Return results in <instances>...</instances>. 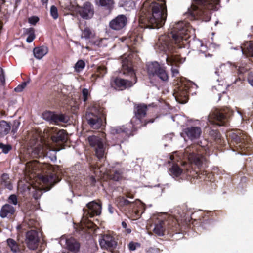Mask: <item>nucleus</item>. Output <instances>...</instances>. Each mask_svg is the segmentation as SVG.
Segmentation results:
<instances>
[{
  "instance_id": "1",
  "label": "nucleus",
  "mask_w": 253,
  "mask_h": 253,
  "mask_svg": "<svg viewBox=\"0 0 253 253\" xmlns=\"http://www.w3.org/2000/svg\"><path fill=\"white\" fill-rule=\"evenodd\" d=\"M189 23L179 21L175 23L167 35H161L157 43L159 49L166 54L176 52L177 49L184 45L183 41L190 37Z\"/></svg>"
},
{
  "instance_id": "2",
  "label": "nucleus",
  "mask_w": 253,
  "mask_h": 253,
  "mask_svg": "<svg viewBox=\"0 0 253 253\" xmlns=\"http://www.w3.org/2000/svg\"><path fill=\"white\" fill-rule=\"evenodd\" d=\"M167 16L165 0H147L143 2V29L162 27Z\"/></svg>"
},
{
  "instance_id": "3",
  "label": "nucleus",
  "mask_w": 253,
  "mask_h": 253,
  "mask_svg": "<svg viewBox=\"0 0 253 253\" xmlns=\"http://www.w3.org/2000/svg\"><path fill=\"white\" fill-rule=\"evenodd\" d=\"M205 151V147L199 144H193L185 148L184 155L191 164L195 165L194 168L197 169V170L190 171V175L201 181L211 182L214 180V175L202 169L203 165H206V159L203 155Z\"/></svg>"
},
{
  "instance_id": "4",
  "label": "nucleus",
  "mask_w": 253,
  "mask_h": 253,
  "mask_svg": "<svg viewBox=\"0 0 253 253\" xmlns=\"http://www.w3.org/2000/svg\"><path fill=\"white\" fill-rule=\"evenodd\" d=\"M226 137L229 145L234 151L242 155H249L253 153V144L249 136L240 129L227 132Z\"/></svg>"
},
{
  "instance_id": "5",
  "label": "nucleus",
  "mask_w": 253,
  "mask_h": 253,
  "mask_svg": "<svg viewBox=\"0 0 253 253\" xmlns=\"http://www.w3.org/2000/svg\"><path fill=\"white\" fill-rule=\"evenodd\" d=\"M122 69L121 72L124 75H127L133 77L131 81L124 80L121 78H116L113 81V83L116 87L121 90L124 89L127 87L131 86L136 83L135 73L132 67V63L129 57L124 55L122 57Z\"/></svg>"
},
{
  "instance_id": "6",
  "label": "nucleus",
  "mask_w": 253,
  "mask_h": 253,
  "mask_svg": "<svg viewBox=\"0 0 253 253\" xmlns=\"http://www.w3.org/2000/svg\"><path fill=\"white\" fill-rule=\"evenodd\" d=\"M146 228L148 230H152L159 236L163 235L166 229L169 231L175 233H178L180 230V224L177 220L172 216H169L166 220L157 219L149 226L147 225Z\"/></svg>"
},
{
  "instance_id": "7",
  "label": "nucleus",
  "mask_w": 253,
  "mask_h": 253,
  "mask_svg": "<svg viewBox=\"0 0 253 253\" xmlns=\"http://www.w3.org/2000/svg\"><path fill=\"white\" fill-rule=\"evenodd\" d=\"M37 182L39 184H32L31 187L29 188V191L33 194L35 199L39 198L42 194V191H46L50 190L51 187L59 180L56 174L39 175Z\"/></svg>"
},
{
  "instance_id": "8",
  "label": "nucleus",
  "mask_w": 253,
  "mask_h": 253,
  "mask_svg": "<svg viewBox=\"0 0 253 253\" xmlns=\"http://www.w3.org/2000/svg\"><path fill=\"white\" fill-rule=\"evenodd\" d=\"M196 85L192 81L185 78H180L176 83L173 89V94L177 102L185 103L189 99V94H193L192 90L196 88Z\"/></svg>"
},
{
  "instance_id": "9",
  "label": "nucleus",
  "mask_w": 253,
  "mask_h": 253,
  "mask_svg": "<svg viewBox=\"0 0 253 253\" xmlns=\"http://www.w3.org/2000/svg\"><path fill=\"white\" fill-rule=\"evenodd\" d=\"M194 3L204 8L206 10H195L191 14L194 18H199L203 21L207 22L211 19V13L210 11L217 10V5L219 4L220 0H193Z\"/></svg>"
},
{
  "instance_id": "10",
  "label": "nucleus",
  "mask_w": 253,
  "mask_h": 253,
  "mask_svg": "<svg viewBox=\"0 0 253 253\" xmlns=\"http://www.w3.org/2000/svg\"><path fill=\"white\" fill-rule=\"evenodd\" d=\"M33 145L30 149H28V153L31 152L30 156L33 158H38L42 156H45L47 154V150L52 151H59L61 148H56L54 146H51L49 144L45 142H42L41 139L37 140L35 144Z\"/></svg>"
},
{
  "instance_id": "11",
  "label": "nucleus",
  "mask_w": 253,
  "mask_h": 253,
  "mask_svg": "<svg viewBox=\"0 0 253 253\" xmlns=\"http://www.w3.org/2000/svg\"><path fill=\"white\" fill-rule=\"evenodd\" d=\"M102 110L96 104L93 105L86 114V119L88 124L94 129H98L102 125L101 117Z\"/></svg>"
},
{
  "instance_id": "12",
  "label": "nucleus",
  "mask_w": 253,
  "mask_h": 253,
  "mask_svg": "<svg viewBox=\"0 0 253 253\" xmlns=\"http://www.w3.org/2000/svg\"><path fill=\"white\" fill-rule=\"evenodd\" d=\"M231 114L226 110H215L209 116L210 122L218 126H227Z\"/></svg>"
},
{
  "instance_id": "13",
  "label": "nucleus",
  "mask_w": 253,
  "mask_h": 253,
  "mask_svg": "<svg viewBox=\"0 0 253 253\" xmlns=\"http://www.w3.org/2000/svg\"><path fill=\"white\" fill-rule=\"evenodd\" d=\"M88 140L90 145L94 148L96 157L99 159L104 158L106 153V148L103 139L100 136H91L88 138Z\"/></svg>"
},
{
  "instance_id": "14",
  "label": "nucleus",
  "mask_w": 253,
  "mask_h": 253,
  "mask_svg": "<svg viewBox=\"0 0 253 253\" xmlns=\"http://www.w3.org/2000/svg\"><path fill=\"white\" fill-rule=\"evenodd\" d=\"M47 131L48 135L51 137L52 142L56 144L57 146L67 140V134L64 130H58L56 127H52Z\"/></svg>"
},
{
  "instance_id": "15",
  "label": "nucleus",
  "mask_w": 253,
  "mask_h": 253,
  "mask_svg": "<svg viewBox=\"0 0 253 253\" xmlns=\"http://www.w3.org/2000/svg\"><path fill=\"white\" fill-rule=\"evenodd\" d=\"M37 168H41L43 172L47 173V175H50L51 174H55L53 171V168L51 165L48 164H43L41 165L38 164L36 161H29L26 164V174H32L34 170Z\"/></svg>"
},
{
  "instance_id": "16",
  "label": "nucleus",
  "mask_w": 253,
  "mask_h": 253,
  "mask_svg": "<svg viewBox=\"0 0 253 253\" xmlns=\"http://www.w3.org/2000/svg\"><path fill=\"white\" fill-rule=\"evenodd\" d=\"M75 11L78 13L84 19H88L92 17L94 10L90 3L86 2L80 7L78 5L76 6Z\"/></svg>"
},
{
  "instance_id": "17",
  "label": "nucleus",
  "mask_w": 253,
  "mask_h": 253,
  "mask_svg": "<svg viewBox=\"0 0 253 253\" xmlns=\"http://www.w3.org/2000/svg\"><path fill=\"white\" fill-rule=\"evenodd\" d=\"M39 234L37 231L31 230L27 232L25 241L30 249H36L39 246Z\"/></svg>"
},
{
  "instance_id": "18",
  "label": "nucleus",
  "mask_w": 253,
  "mask_h": 253,
  "mask_svg": "<svg viewBox=\"0 0 253 253\" xmlns=\"http://www.w3.org/2000/svg\"><path fill=\"white\" fill-rule=\"evenodd\" d=\"M211 213H204L201 211H197L192 213L191 215V219L193 220L192 224L195 226L197 224V222H198L200 225L204 223L208 222L211 218H210L209 216Z\"/></svg>"
},
{
  "instance_id": "19",
  "label": "nucleus",
  "mask_w": 253,
  "mask_h": 253,
  "mask_svg": "<svg viewBox=\"0 0 253 253\" xmlns=\"http://www.w3.org/2000/svg\"><path fill=\"white\" fill-rule=\"evenodd\" d=\"M127 18L124 15H119L109 23L110 27L115 30H120L126 24Z\"/></svg>"
},
{
  "instance_id": "20",
  "label": "nucleus",
  "mask_w": 253,
  "mask_h": 253,
  "mask_svg": "<svg viewBox=\"0 0 253 253\" xmlns=\"http://www.w3.org/2000/svg\"><path fill=\"white\" fill-rule=\"evenodd\" d=\"M99 244L102 248L108 249L115 248L117 245V242L113 236L105 234L99 240Z\"/></svg>"
},
{
  "instance_id": "21",
  "label": "nucleus",
  "mask_w": 253,
  "mask_h": 253,
  "mask_svg": "<svg viewBox=\"0 0 253 253\" xmlns=\"http://www.w3.org/2000/svg\"><path fill=\"white\" fill-rule=\"evenodd\" d=\"M42 116L43 119L51 123L57 124L65 121L64 115L55 114L51 111H45L43 113Z\"/></svg>"
},
{
  "instance_id": "22",
  "label": "nucleus",
  "mask_w": 253,
  "mask_h": 253,
  "mask_svg": "<svg viewBox=\"0 0 253 253\" xmlns=\"http://www.w3.org/2000/svg\"><path fill=\"white\" fill-rule=\"evenodd\" d=\"M184 133L188 139L194 140L198 139L201 134V128L199 126H190L186 127L184 130Z\"/></svg>"
},
{
  "instance_id": "23",
  "label": "nucleus",
  "mask_w": 253,
  "mask_h": 253,
  "mask_svg": "<svg viewBox=\"0 0 253 253\" xmlns=\"http://www.w3.org/2000/svg\"><path fill=\"white\" fill-rule=\"evenodd\" d=\"M88 208L87 214H89L90 216H93L94 215H99L101 213V207L99 204L92 201L87 204Z\"/></svg>"
},
{
  "instance_id": "24",
  "label": "nucleus",
  "mask_w": 253,
  "mask_h": 253,
  "mask_svg": "<svg viewBox=\"0 0 253 253\" xmlns=\"http://www.w3.org/2000/svg\"><path fill=\"white\" fill-rule=\"evenodd\" d=\"M241 47L243 54L253 57V41L246 42Z\"/></svg>"
},
{
  "instance_id": "25",
  "label": "nucleus",
  "mask_w": 253,
  "mask_h": 253,
  "mask_svg": "<svg viewBox=\"0 0 253 253\" xmlns=\"http://www.w3.org/2000/svg\"><path fill=\"white\" fill-rule=\"evenodd\" d=\"M148 74L150 76L154 77L157 72L161 68L160 64L156 61L148 63L146 64Z\"/></svg>"
},
{
  "instance_id": "26",
  "label": "nucleus",
  "mask_w": 253,
  "mask_h": 253,
  "mask_svg": "<svg viewBox=\"0 0 253 253\" xmlns=\"http://www.w3.org/2000/svg\"><path fill=\"white\" fill-rule=\"evenodd\" d=\"M66 247L69 250L77 252L80 249V244L74 238H69L66 240Z\"/></svg>"
},
{
  "instance_id": "27",
  "label": "nucleus",
  "mask_w": 253,
  "mask_h": 253,
  "mask_svg": "<svg viewBox=\"0 0 253 253\" xmlns=\"http://www.w3.org/2000/svg\"><path fill=\"white\" fill-rule=\"evenodd\" d=\"M14 212L15 210L13 206L9 204H5L1 208L0 215L2 218H5L12 215Z\"/></svg>"
},
{
  "instance_id": "28",
  "label": "nucleus",
  "mask_w": 253,
  "mask_h": 253,
  "mask_svg": "<svg viewBox=\"0 0 253 253\" xmlns=\"http://www.w3.org/2000/svg\"><path fill=\"white\" fill-rule=\"evenodd\" d=\"M33 53L36 58L41 59L48 53V48L45 46L36 47L34 49Z\"/></svg>"
},
{
  "instance_id": "29",
  "label": "nucleus",
  "mask_w": 253,
  "mask_h": 253,
  "mask_svg": "<svg viewBox=\"0 0 253 253\" xmlns=\"http://www.w3.org/2000/svg\"><path fill=\"white\" fill-rule=\"evenodd\" d=\"M154 77H158L162 82L167 83L169 81V75L164 67L157 72Z\"/></svg>"
},
{
  "instance_id": "30",
  "label": "nucleus",
  "mask_w": 253,
  "mask_h": 253,
  "mask_svg": "<svg viewBox=\"0 0 253 253\" xmlns=\"http://www.w3.org/2000/svg\"><path fill=\"white\" fill-rule=\"evenodd\" d=\"M10 130V126L7 122L3 120L0 122V137L8 134Z\"/></svg>"
},
{
  "instance_id": "31",
  "label": "nucleus",
  "mask_w": 253,
  "mask_h": 253,
  "mask_svg": "<svg viewBox=\"0 0 253 253\" xmlns=\"http://www.w3.org/2000/svg\"><path fill=\"white\" fill-rule=\"evenodd\" d=\"M169 174L175 177H178L182 172V169L176 164H173L169 169Z\"/></svg>"
},
{
  "instance_id": "32",
  "label": "nucleus",
  "mask_w": 253,
  "mask_h": 253,
  "mask_svg": "<svg viewBox=\"0 0 253 253\" xmlns=\"http://www.w3.org/2000/svg\"><path fill=\"white\" fill-rule=\"evenodd\" d=\"M209 136L216 143H221V135L219 131L217 129H211L209 133Z\"/></svg>"
},
{
  "instance_id": "33",
  "label": "nucleus",
  "mask_w": 253,
  "mask_h": 253,
  "mask_svg": "<svg viewBox=\"0 0 253 253\" xmlns=\"http://www.w3.org/2000/svg\"><path fill=\"white\" fill-rule=\"evenodd\" d=\"M95 2L97 5L106 7L108 9L111 8L114 4L113 0H95Z\"/></svg>"
},
{
  "instance_id": "34",
  "label": "nucleus",
  "mask_w": 253,
  "mask_h": 253,
  "mask_svg": "<svg viewBox=\"0 0 253 253\" xmlns=\"http://www.w3.org/2000/svg\"><path fill=\"white\" fill-rule=\"evenodd\" d=\"M60 4L62 8L67 10L75 11L76 8V6L72 4L71 0H60Z\"/></svg>"
},
{
  "instance_id": "35",
  "label": "nucleus",
  "mask_w": 253,
  "mask_h": 253,
  "mask_svg": "<svg viewBox=\"0 0 253 253\" xmlns=\"http://www.w3.org/2000/svg\"><path fill=\"white\" fill-rule=\"evenodd\" d=\"M1 184L9 190L12 189V185L11 183L8 175L3 174L1 177Z\"/></svg>"
},
{
  "instance_id": "36",
  "label": "nucleus",
  "mask_w": 253,
  "mask_h": 253,
  "mask_svg": "<svg viewBox=\"0 0 253 253\" xmlns=\"http://www.w3.org/2000/svg\"><path fill=\"white\" fill-rule=\"evenodd\" d=\"M82 38L89 39L92 38L94 37V33L93 31H92L89 27H86L84 28L83 30H82Z\"/></svg>"
},
{
  "instance_id": "37",
  "label": "nucleus",
  "mask_w": 253,
  "mask_h": 253,
  "mask_svg": "<svg viewBox=\"0 0 253 253\" xmlns=\"http://www.w3.org/2000/svg\"><path fill=\"white\" fill-rule=\"evenodd\" d=\"M122 171L119 169L111 171L108 175L110 179L115 181H119L122 177Z\"/></svg>"
},
{
  "instance_id": "38",
  "label": "nucleus",
  "mask_w": 253,
  "mask_h": 253,
  "mask_svg": "<svg viewBox=\"0 0 253 253\" xmlns=\"http://www.w3.org/2000/svg\"><path fill=\"white\" fill-rule=\"evenodd\" d=\"M156 108L154 106V104H143V118L147 113H154L156 112Z\"/></svg>"
},
{
  "instance_id": "39",
  "label": "nucleus",
  "mask_w": 253,
  "mask_h": 253,
  "mask_svg": "<svg viewBox=\"0 0 253 253\" xmlns=\"http://www.w3.org/2000/svg\"><path fill=\"white\" fill-rule=\"evenodd\" d=\"M107 71L106 69L104 67L99 66L97 68V75H92L91 77V80L92 81H94L96 77H102L106 73Z\"/></svg>"
},
{
  "instance_id": "40",
  "label": "nucleus",
  "mask_w": 253,
  "mask_h": 253,
  "mask_svg": "<svg viewBox=\"0 0 253 253\" xmlns=\"http://www.w3.org/2000/svg\"><path fill=\"white\" fill-rule=\"evenodd\" d=\"M7 242L8 246L13 253H16L19 251L18 246L14 240L8 239L7 240Z\"/></svg>"
},
{
  "instance_id": "41",
  "label": "nucleus",
  "mask_w": 253,
  "mask_h": 253,
  "mask_svg": "<svg viewBox=\"0 0 253 253\" xmlns=\"http://www.w3.org/2000/svg\"><path fill=\"white\" fill-rule=\"evenodd\" d=\"M135 117L134 119H138L140 123H141L142 118V106L141 105L137 106L134 109Z\"/></svg>"
},
{
  "instance_id": "42",
  "label": "nucleus",
  "mask_w": 253,
  "mask_h": 253,
  "mask_svg": "<svg viewBox=\"0 0 253 253\" xmlns=\"http://www.w3.org/2000/svg\"><path fill=\"white\" fill-rule=\"evenodd\" d=\"M26 33L28 35L26 41L28 43L31 42L34 39L35 36L34 34V30L32 28L26 29Z\"/></svg>"
},
{
  "instance_id": "43",
  "label": "nucleus",
  "mask_w": 253,
  "mask_h": 253,
  "mask_svg": "<svg viewBox=\"0 0 253 253\" xmlns=\"http://www.w3.org/2000/svg\"><path fill=\"white\" fill-rule=\"evenodd\" d=\"M85 67V63L83 60H79L75 66V70L77 72H80L82 71Z\"/></svg>"
},
{
  "instance_id": "44",
  "label": "nucleus",
  "mask_w": 253,
  "mask_h": 253,
  "mask_svg": "<svg viewBox=\"0 0 253 253\" xmlns=\"http://www.w3.org/2000/svg\"><path fill=\"white\" fill-rule=\"evenodd\" d=\"M50 14L53 19H56L58 17V13L57 8L54 5L50 7Z\"/></svg>"
},
{
  "instance_id": "45",
  "label": "nucleus",
  "mask_w": 253,
  "mask_h": 253,
  "mask_svg": "<svg viewBox=\"0 0 253 253\" xmlns=\"http://www.w3.org/2000/svg\"><path fill=\"white\" fill-rule=\"evenodd\" d=\"M0 149L2 150L3 153L6 154L11 149V146L10 145L0 143Z\"/></svg>"
},
{
  "instance_id": "46",
  "label": "nucleus",
  "mask_w": 253,
  "mask_h": 253,
  "mask_svg": "<svg viewBox=\"0 0 253 253\" xmlns=\"http://www.w3.org/2000/svg\"><path fill=\"white\" fill-rule=\"evenodd\" d=\"M27 84V82H23L21 84L19 85L16 88H15L14 90L17 92H21L26 86Z\"/></svg>"
},
{
  "instance_id": "47",
  "label": "nucleus",
  "mask_w": 253,
  "mask_h": 253,
  "mask_svg": "<svg viewBox=\"0 0 253 253\" xmlns=\"http://www.w3.org/2000/svg\"><path fill=\"white\" fill-rule=\"evenodd\" d=\"M248 69L249 68H247L246 67L239 66L237 69V72L238 75H240L246 72Z\"/></svg>"
},
{
  "instance_id": "48",
  "label": "nucleus",
  "mask_w": 253,
  "mask_h": 253,
  "mask_svg": "<svg viewBox=\"0 0 253 253\" xmlns=\"http://www.w3.org/2000/svg\"><path fill=\"white\" fill-rule=\"evenodd\" d=\"M140 244L132 242H130L128 245L129 249L132 251L135 250L137 247H140Z\"/></svg>"
},
{
  "instance_id": "49",
  "label": "nucleus",
  "mask_w": 253,
  "mask_h": 253,
  "mask_svg": "<svg viewBox=\"0 0 253 253\" xmlns=\"http://www.w3.org/2000/svg\"><path fill=\"white\" fill-rule=\"evenodd\" d=\"M0 80L1 81V83L4 84L5 82V77L4 75V71L0 67Z\"/></svg>"
},
{
  "instance_id": "50",
  "label": "nucleus",
  "mask_w": 253,
  "mask_h": 253,
  "mask_svg": "<svg viewBox=\"0 0 253 253\" xmlns=\"http://www.w3.org/2000/svg\"><path fill=\"white\" fill-rule=\"evenodd\" d=\"M9 202L14 205H16L17 203V197L15 195H11L9 197Z\"/></svg>"
},
{
  "instance_id": "51",
  "label": "nucleus",
  "mask_w": 253,
  "mask_h": 253,
  "mask_svg": "<svg viewBox=\"0 0 253 253\" xmlns=\"http://www.w3.org/2000/svg\"><path fill=\"white\" fill-rule=\"evenodd\" d=\"M39 21V18L36 16H33L29 18V22L32 24L35 25Z\"/></svg>"
},
{
  "instance_id": "52",
  "label": "nucleus",
  "mask_w": 253,
  "mask_h": 253,
  "mask_svg": "<svg viewBox=\"0 0 253 253\" xmlns=\"http://www.w3.org/2000/svg\"><path fill=\"white\" fill-rule=\"evenodd\" d=\"M82 94L83 96V100L85 102L87 99V96L88 95V90L87 89H83L82 90Z\"/></svg>"
},
{
  "instance_id": "53",
  "label": "nucleus",
  "mask_w": 253,
  "mask_h": 253,
  "mask_svg": "<svg viewBox=\"0 0 253 253\" xmlns=\"http://www.w3.org/2000/svg\"><path fill=\"white\" fill-rule=\"evenodd\" d=\"M248 81L249 83L253 86V75L251 73H249L248 76Z\"/></svg>"
},
{
  "instance_id": "54",
  "label": "nucleus",
  "mask_w": 253,
  "mask_h": 253,
  "mask_svg": "<svg viewBox=\"0 0 253 253\" xmlns=\"http://www.w3.org/2000/svg\"><path fill=\"white\" fill-rule=\"evenodd\" d=\"M171 72L173 76H176L179 74V70L177 68H171Z\"/></svg>"
},
{
  "instance_id": "55",
  "label": "nucleus",
  "mask_w": 253,
  "mask_h": 253,
  "mask_svg": "<svg viewBox=\"0 0 253 253\" xmlns=\"http://www.w3.org/2000/svg\"><path fill=\"white\" fill-rule=\"evenodd\" d=\"M146 253H157V250L155 248H150L146 251Z\"/></svg>"
},
{
  "instance_id": "56",
  "label": "nucleus",
  "mask_w": 253,
  "mask_h": 253,
  "mask_svg": "<svg viewBox=\"0 0 253 253\" xmlns=\"http://www.w3.org/2000/svg\"><path fill=\"white\" fill-rule=\"evenodd\" d=\"M142 213V212H140L138 211H135V217H136V219L139 218L141 214Z\"/></svg>"
},
{
  "instance_id": "57",
  "label": "nucleus",
  "mask_w": 253,
  "mask_h": 253,
  "mask_svg": "<svg viewBox=\"0 0 253 253\" xmlns=\"http://www.w3.org/2000/svg\"><path fill=\"white\" fill-rule=\"evenodd\" d=\"M154 121V119H151L149 120V121H147L146 120H145L144 123H143V126H146L147 124L149 123H153Z\"/></svg>"
},
{
  "instance_id": "58",
  "label": "nucleus",
  "mask_w": 253,
  "mask_h": 253,
  "mask_svg": "<svg viewBox=\"0 0 253 253\" xmlns=\"http://www.w3.org/2000/svg\"><path fill=\"white\" fill-rule=\"evenodd\" d=\"M234 78H235L233 82L232 83V84H236L238 80L240 81L241 80L240 77H235Z\"/></svg>"
},
{
  "instance_id": "59",
  "label": "nucleus",
  "mask_w": 253,
  "mask_h": 253,
  "mask_svg": "<svg viewBox=\"0 0 253 253\" xmlns=\"http://www.w3.org/2000/svg\"><path fill=\"white\" fill-rule=\"evenodd\" d=\"M122 226L123 228H124L125 229L127 228L126 223L125 221H123L122 222Z\"/></svg>"
},
{
  "instance_id": "60",
  "label": "nucleus",
  "mask_w": 253,
  "mask_h": 253,
  "mask_svg": "<svg viewBox=\"0 0 253 253\" xmlns=\"http://www.w3.org/2000/svg\"><path fill=\"white\" fill-rule=\"evenodd\" d=\"M126 229V231H125V232L126 233V234H130L131 232V230L129 228H125Z\"/></svg>"
},
{
  "instance_id": "61",
  "label": "nucleus",
  "mask_w": 253,
  "mask_h": 253,
  "mask_svg": "<svg viewBox=\"0 0 253 253\" xmlns=\"http://www.w3.org/2000/svg\"><path fill=\"white\" fill-rule=\"evenodd\" d=\"M129 203V201L127 200L124 199L123 200V204L124 205H128Z\"/></svg>"
},
{
  "instance_id": "62",
  "label": "nucleus",
  "mask_w": 253,
  "mask_h": 253,
  "mask_svg": "<svg viewBox=\"0 0 253 253\" xmlns=\"http://www.w3.org/2000/svg\"><path fill=\"white\" fill-rule=\"evenodd\" d=\"M48 1V0H41V1L43 4H47Z\"/></svg>"
},
{
  "instance_id": "63",
  "label": "nucleus",
  "mask_w": 253,
  "mask_h": 253,
  "mask_svg": "<svg viewBox=\"0 0 253 253\" xmlns=\"http://www.w3.org/2000/svg\"><path fill=\"white\" fill-rule=\"evenodd\" d=\"M143 213H144V211L145 210L146 208L147 207V206L144 203H143Z\"/></svg>"
},
{
  "instance_id": "64",
  "label": "nucleus",
  "mask_w": 253,
  "mask_h": 253,
  "mask_svg": "<svg viewBox=\"0 0 253 253\" xmlns=\"http://www.w3.org/2000/svg\"><path fill=\"white\" fill-rule=\"evenodd\" d=\"M14 124H15V125L16 126V128H17V127L19 125L20 123H19V122H14Z\"/></svg>"
}]
</instances>
